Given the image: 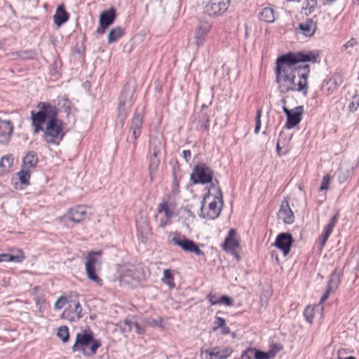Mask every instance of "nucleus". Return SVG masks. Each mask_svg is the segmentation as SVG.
I'll return each mask as SVG.
<instances>
[{
    "label": "nucleus",
    "instance_id": "25",
    "mask_svg": "<svg viewBox=\"0 0 359 359\" xmlns=\"http://www.w3.org/2000/svg\"><path fill=\"white\" fill-rule=\"evenodd\" d=\"M259 20L263 22L267 23L273 22L276 19L275 12L273 8L270 7H265L261 9L259 13Z\"/></svg>",
    "mask_w": 359,
    "mask_h": 359
},
{
    "label": "nucleus",
    "instance_id": "36",
    "mask_svg": "<svg viewBox=\"0 0 359 359\" xmlns=\"http://www.w3.org/2000/svg\"><path fill=\"white\" fill-rule=\"evenodd\" d=\"M162 281L168 285L171 288H173L175 286L173 282V276L170 269H165L163 271V278H162Z\"/></svg>",
    "mask_w": 359,
    "mask_h": 359
},
{
    "label": "nucleus",
    "instance_id": "8",
    "mask_svg": "<svg viewBox=\"0 0 359 359\" xmlns=\"http://www.w3.org/2000/svg\"><path fill=\"white\" fill-rule=\"evenodd\" d=\"M175 245L180 247L183 250L192 252L198 256L204 255V253L199 249L198 246L191 240L187 238L184 236L175 235L172 238Z\"/></svg>",
    "mask_w": 359,
    "mask_h": 359
},
{
    "label": "nucleus",
    "instance_id": "60",
    "mask_svg": "<svg viewBox=\"0 0 359 359\" xmlns=\"http://www.w3.org/2000/svg\"><path fill=\"white\" fill-rule=\"evenodd\" d=\"M66 312H67V310H65L64 313H63V315H65Z\"/></svg>",
    "mask_w": 359,
    "mask_h": 359
},
{
    "label": "nucleus",
    "instance_id": "12",
    "mask_svg": "<svg viewBox=\"0 0 359 359\" xmlns=\"http://www.w3.org/2000/svg\"><path fill=\"white\" fill-rule=\"evenodd\" d=\"M116 18V10L111 7L107 11H102L100 15V26L97 29V33L103 34L105 29L111 25Z\"/></svg>",
    "mask_w": 359,
    "mask_h": 359
},
{
    "label": "nucleus",
    "instance_id": "54",
    "mask_svg": "<svg viewBox=\"0 0 359 359\" xmlns=\"http://www.w3.org/2000/svg\"><path fill=\"white\" fill-rule=\"evenodd\" d=\"M183 156L187 162L189 161V160L191 158V151L189 150H184L183 151Z\"/></svg>",
    "mask_w": 359,
    "mask_h": 359
},
{
    "label": "nucleus",
    "instance_id": "35",
    "mask_svg": "<svg viewBox=\"0 0 359 359\" xmlns=\"http://www.w3.org/2000/svg\"><path fill=\"white\" fill-rule=\"evenodd\" d=\"M134 317L127 318L123 323H120V329L123 333L130 332L133 327Z\"/></svg>",
    "mask_w": 359,
    "mask_h": 359
},
{
    "label": "nucleus",
    "instance_id": "56",
    "mask_svg": "<svg viewBox=\"0 0 359 359\" xmlns=\"http://www.w3.org/2000/svg\"><path fill=\"white\" fill-rule=\"evenodd\" d=\"M149 325L151 326H159V327H162L161 323L156 320H153L151 323H149Z\"/></svg>",
    "mask_w": 359,
    "mask_h": 359
},
{
    "label": "nucleus",
    "instance_id": "33",
    "mask_svg": "<svg viewBox=\"0 0 359 359\" xmlns=\"http://www.w3.org/2000/svg\"><path fill=\"white\" fill-rule=\"evenodd\" d=\"M276 352L269 351L268 352H263L255 348L254 358L255 359H272L275 357Z\"/></svg>",
    "mask_w": 359,
    "mask_h": 359
},
{
    "label": "nucleus",
    "instance_id": "31",
    "mask_svg": "<svg viewBox=\"0 0 359 359\" xmlns=\"http://www.w3.org/2000/svg\"><path fill=\"white\" fill-rule=\"evenodd\" d=\"M123 34V29L121 27L111 29L108 34V42L113 43L121 38Z\"/></svg>",
    "mask_w": 359,
    "mask_h": 359
},
{
    "label": "nucleus",
    "instance_id": "59",
    "mask_svg": "<svg viewBox=\"0 0 359 359\" xmlns=\"http://www.w3.org/2000/svg\"><path fill=\"white\" fill-rule=\"evenodd\" d=\"M276 149H277V150H278V151H279V150H280V144H279V143H277Z\"/></svg>",
    "mask_w": 359,
    "mask_h": 359
},
{
    "label": "nucleus",
    "instance_id": "11",
    "mask_svg": "<svg viewBox=\"0 0 359 359\" xmlns=\"http://www.w3.org/2000/svg\"><path fill=\"white\" fill-rule=\"evenodd\" d=\"M231 0H209L205 7V13L209 15H220L225 12Z\"/></svg>",
    "mask_w": 359,
    "mask_h": 359
},
{
    "label": "nucleus",
    "instance_id": "16",
    "mask_svg": "<svg viewBox=\"0 0 359 359\" xmlns=\"http://www.w3.org/2000/svg\"><path fill=\"white\" fill-rule=\"evenodd\" d=\"M278 218L282 219L285 223L292 224L294 220V216L292 211L287 201H285L280 205V208L278 212Z\"/></svg>",
    "mask_w": 359,
    "mask_h": 359
},
{
    "label": "nucleus",
    "instance_id": "58",
    "mask_svg": "<svg viewBox=\"0 0 359 359\" xmlns=\"http://www.w3.org/2000/svg\"><path fill=\"white\" fill-rule=\"evenodd\" d=\"M203 128L205 130H208V121H207V122L203 125Z\"/></svg>",
    "mask_w": 359,
    "mask_h": 359
},
{
    "label": "nucleus",
    "instance_id": "61",
    "mask_svg": "<svg viewBox=\"0 0 359 359\" xmlns=\"http://www.w3.org/2000/svg\"><path fill=\"white\" fill-rule=\"evenodd\" d=\"M2 43L0 42V48H1Z\"/></svg>",
    "mask_w": 359,
    "mask_h": 359
},
{
    "label": "nucleus",
    "instance_id": "22",
    "mask_svg": "<svg viewBox=\"0 0 359 359\" xmlns=\"http://www.w3.org/2000/svg\"><path fill=\"white\" fill-rule=\"evenodd\" d=\"M54 22L56 25L60 26L63 23L66 22L69 19V14L65 10L62 4L59 5L56 9L55 13L53 16Z\"/></svg>",
    "mask_w": 359,
    "mask_h": 359
},
{
    "label": "nucleus",
    "instance_id": "10",
    "mask_svg": "<svg viewBox=\"0 0 359 359\" xmlns=\"http://www.w3.org/2000/svg\"><path fill=\"white\" fill-rule=\"evenodd\" d=\"M283 110L287 116L285 128L287 129H291L295 127L302 121V117L304 112L302 106L296 107L293 109H288L286 107H283Z\"/></svg>",
    "mask_w": 359,
    "mask_h": 359
},
{
    "label": "nucleus",
    "instance_id": "1",
    "mask_svg": "<svg viewBox=\"0 0 359 359\" xmlns=\"http://www.w3.org/2000/svg\"><path fill=\"white\" fill-rule=\"evenodd\" d=\"M316 60L317 55L311 53H289L278 57L274 71L280 92L298 91L306 96L310 69L308 65L299 63L308 61L316 62Z\"/></svg>",
    "mask_w": 359,
    "mask_h": 359
},
{
    "label": "nucleus",
    "instance_id": "26",
    "mask_svg": "<svg viewBox=\"0 0 359 359\" xmlns=\"http://www.w3.org/2000/svg\"><path fill=\"white\" fill-rule=\"evenodd\" d=\"M74 297H76V295H72L70 301H68L69 309L72 311V312L75 315V316L78 319H79L82 317V308L81 306L80 302L77 299L74 298Z\"/></svg>",
    "mask_w": 359,
    "mask_h": 359
},
{
    "label": "nucleus",
    "instance_id": "2",
    "mask_svg": "<svg viewBox=\"0 0 359 359\" xmlns=\"http://www.w3.org/2000/svg\"><path fill=\"white\" fill-rule=\"evenodd\" d=\"M39 111L31 112L34 132H44L43 140L48 144H59L65 136L62 122L57 118V109L46 102H39Z\"/></svg>",
    "mask_w": 359,
    "mask_h": 359
},
{
    "label": "nucleus",
    "instance_id": "15",
    "mask_svg": "<svg viewBox=\"0 0 359 359\" xmlns=\"http://www.w3.org/2000/svg\"><path fill=\"white\" fill-rule=\"evenodd\" d=\"M173 216V212L168 207L166 202H162L159 204L158 208V215L156 219L159 218L158 226L164 228L167 224L170 223V219Z\"/></svg>",
    "mask_w": 359,
    "mask_h": 359
},
{
    "label": "nucleus",
    "instance_id": "38",
    "mask_svg": "<svg viewBox=\"0 0 359 359\" xmlns=\"http://www.w3.org/2000/svg\"><path fill=\"white\" fill-rule=\"evenodd\" d=\"M57 337L61 339L63 342H67L69 340V334L68 328L66 326H61L58 328Z\"/></svg>",
    "mask_w": 359,
    "mask_h": 359
},
{
    "label": "nucleus",
    "instance_id": "53",
    "mask_svg": "<svg viewBox=\"0 0 359 359\" xmlns=\"http://www.w3.org/2000/svg\"><path fill=\"white\" fill-rule=\"evenodd\" d=\"M36 304L39 306V310L41 311V305L44 303V299L42 297L37 296L34 297Z\"/></svg>",
    "mask_w": 359,
    "mask_h": 359
},
{
    "label": "nucleus",
    "instance_id": "21",
    "mask_svg": "<svg viewBox=\"0 0 359 359\" xmlns=\"http://www.w3.org/2000/svg\"><path fill=\"white\" fill-rule=\"evenodd\" d=\"M337 216L334 215L331 219L330 222L325 227V229H324V231H323V237H322V238H321V240L320 241V243H319V248H320V250H321L324 247L326 241H327L329 236H330V234H331V233L332 231V229H333L334 226H335V224L337 223Z\"/></svg>",
    "mask_w": 359,
    "mask_h": 359
},
{
    "label": "nucleus",
    "instance_id": "41",
    "mask_svg": "<svg viewBox=\"0 0 359 359\" xmlns=\"http://www.w3.org/2000/svg\"><path fill=\"white\" fill-rule=\"evenodd\" d=\"M71 297L72 295L68 297L62 296L59 297L54 304V308L57 310L62 309L65 304H68V301H70Z\"/></svg>",
    "mask_w": 359,
    "mask_h": 359
},
{
    "label": "nucleus",
    "instance_id": "6",
    "mask_svg": "<svg viewBox=\"0 0 359 359\" xmlns=\"http://www.w3.org/2000/svg\"><path fill=\"white\" fill-rule=\"evenodd\" d=\"M100 255V251L89 252L86 258V261L85 263L86 271L88 278L97 285H101L102 283L101 278L96 274V266H100L101 264V261L99 260L97 257Z\"/></svg>",
    "mask_w": 359,
    "mask_h": 359
},
{
    "label": "nucleus",
    "instance_id": "37",
    "mask_svg": "<svg viewBox=\"0 0 359 359\" xmlns=\"http://www.w3.org/2000/svg\"><path fill=\"white\" fill-rule=\"evenodd\" d=\"M19 180L22 184H27L30 178V172L27 168H23L18 172Z\"/></svg>",
    "mask_w": 359,
    "mask_h": 359
},
{
    "label": "nucleus",
    "instance_id": "20",
    "mask_svg": "<svg viewBox=\"0 0 359 359\" xmlns=\"http://www.w3.org/2000/svg\"><path fill=\"white\" fill-rule=\"evenodd\" d=\"M205 353L209 355V359H226L231 355L232 350L229 348L215 347L211 350H207Z\"/></svg>",
    "mask_w": 359,
    "mask_h": 359
},
{
    "label": "nucleus",
    "instance_id": "14",
    "mask_svg": "<svg viewBox=\"0 0 359 359\" xmlns=\"http://www.w3.org/2000/svg\"><path fill=\"white\" fill-rule=\"evenodd\" d=\"M293 243V238L289 233H281L276 237L274 245L283 251L284 255H287Z\"/></svg>",
    "mask_w": 359,
    "mask_h": 359
},
{
    "label": "nucleus",
    "instance_id": "47",
    "mask_svg": "<svg viewBox=\"0 0 359 359\" xmlns=\"http://www.w3.org/2000/svg\"><path fill=\"white\" fill-rule=\"evenodd\" d=\"M316 5V0H307L306 5L305 6L304 8L308 9L309 12L311 13L315 9Z\"/></svg>",
    "mask_w": 359,
    "mask_h": 359
},
{
    "label": "nucleus",
    "instance_id": "4",
    "mask_svg": "<svg viewBox=\"0 0 359 359\" xmlns=\"http://www.w3.org/2000/svg\"><path fill=\"white\" fill-rule=\"evenodd\" d=\"M209 196L210 194L208 192L201 201L199 216L203 219H215L219 217L222 208L224 205L222 193L220 189H217V196H215L214 200L208 204L207 208H205V202Z\"/></svg>",
    "mask_w": 359,
    "mask_h": 359
},
{
    "label": "nucleus",
    "instance_id": "13",
    "mask_svg": "<svg viewBox=\"0 0 359 359\" xmlns=\"http://www.w3.org/2000/svg\"><path fill=\"white\" fill-rule=\"evenodd\" d=\"M142 118L143 115L141 112L136 111L134 114V116L132 119L130 127V133H132V143L133 146V149L136 147L135 140L139 137L141 134V128L142 125ZM128 140L130 142V140L128 137Z\"/></svg>",
    "mask_w": 359,
    "mask_h": 359
},
{
    "label": "nucleus",
    "instance_id": "45",
    "mask_svg": "<svg viewBox=\"0 0 359 359\" xmlns=\"http://www.w3.org/2000/svg\"><path fill=\"white\" fill-rule=\"evenodd\" d=\"M330 179H331V177L329 174H327L326 175H325L323 177V179L320 187V191L327 190L328 189V185H329Z\"/></svg>",
    "mask_w": 359,
    "mask_h": 359
},
{
    "label": "nucleus",
    "instance_id": "17",
    "mask_svg": "<svg viewBox=\"0 0 359 359\" xmlns=\"http://www.w3.org/2000/svg\"><path fill=\"white\" fill-rule=\"evenodd\" d=\"M87 216L86 209L84 206H76L70 209L67 215V218L69 220L79 223L86 219Z\"/></svg>",
    "mask_w": 359,
    "mask_h": 359
},
{
    "label": "nucleus",
    "instance_id": "44",
    "mask_svg": "<svg viewBox=\"0 0 359 359\" xmlns=\"http://www.w3.org/2000/svg\"><path fill=\"white\" fill-rule=\"evenodd\" d=\"M255 348H249L241 354V359H252L254 358Z\"/></svg>",
    "mask_w": 359,
    "mask_h": 359
},
{
    "label": "nucleus",
    "instance_id": "3",
    "mask_svg": "<svg viewBox=\"0 0 359 359\" xmlns=\"http://www.w3.org/2000/svg\"><path fill=\"white\" fill-rule=\"evenodd\" d=\"M100 346V341L95 339L93 332L90 329H88L76 334L72 351L74 352H81L86 356H93L96 353L97 348Z\"/></svg>",
    "mask_w": 359,
    "mask_h": 359
},
{
    "label": "nucleus",
    "instance_id": "29",
    "mask_svg": "<svg viewBox=\"0 0 359 359\" xmlns=\"http://www.w3.org/2000/svg\"><path fill=\"white\" fill-rule=\"evenodd\" d=\"M38 162V158L33 151H29L23 158V165L25 168L29 169L34 167Z\"/></svg>",
    "mask_w": 359,
    "mask_h": 359
},
{
    "label": "nucleus",
    "instance_id": "34",
    "mask_svg": "<svg viewBox=\"0 0 359 359\" xmlns=\"http://www.w3.org/2000/svg\"><path fill=\"white\" fill-rule=\"evenodd\" d=\"M24 259L22 252L18 255H10L7 254L0 255V262L10 261L15 262H21Z\"/></svg>",
    "mask_w": 359,
    "mask_h": 359
},
{
    "label": "nucleus",
    "instance_id": "5",
    "mask_svg": "<svg viewBox=\"0 0 359 359\" xmlns=\"http://www.w3.org/2000/svg\"><path fill=\"white\" fill-rule=\"evenodd\" d=\"M135 92V86L130 83H127L121 93L118 109V115L121 121L126 117V111L132 105V98Z\"/></svg>",
    "mask_w": 359,
    "mask_h": 359
},
{
    "label": "nucleus",
    "instance_id": "40",
    "mask_svg": "<svg viewBox=\"0 0 359 359\" xmlns=\"http://www.w3.org/2000/svg\"><path fill=\"white\" fill-rule=\"evenodd\" d=\"M13 160L11 155L4 156L0 161V168H9L13 164Z\"/></svg>",
    "mask_w": 359,
    "mask_h": 359
},
{
    "label": "nucleus",
    "instance_id": "24",
    "mask_svg": "<svg viewBox=\"0 0 359 359\" xmlns=\"http://www.w3.org/2000/svg\"><path fill=\"white\" fill-rule=\"evenodd\" d=\"M208 298L211 305L225 304L226 306H232L233 304V300L226 295L217 297L215 294H209Z\"/></svg>",
    "mask_w": 359,
    "mask_h": 359
},
{
    "label": "nucleus",
    "instance_id": "9",
    "mask_svg": "<svg viewBox=\"0 0 359 359\" xmlns=\"http://www.w3.org/2000/svg\"><path fill=\"white\" fill-rule=\"evenodd\" d=\"M137 269L133 266L122 269L119 275V282L121 285L135 287L139 282V276Z\"/></svg>",
    "mask_w": 359,
    "mask_h": 359
},
{
    "label": "nucleus",
    "instance_id": "23",
    "mask_svg": "<svg viewBox=\"0 0 359 359\" xmlns=\"http://www.w3.org/2000/svg\"><path fill=\"white\" fill-rule=\"evenodd\" d=\"M317 28V24L311 19L306 20L299 25V29L306 36H311Z\"/></svg>",
    "mask_w": 359,
    "mask_h": 359
},
{
    "label": "nucleus",
    "instance_id": "48",
    "mask_svg": "<svg viewBox=\"0 0 359 359\" xmlns=\"http://www.w3.org/2000/svg\"><path fill=\"white\" fill-rule=\"evenodd\" d=\"M357 43V40L354 38H352L341 47V49L342 50H347L351 47L356 46Z\"/></svg>",
    "mask_w": 359,
    "mask_h": 359
},
{
    "label": "nucleus",
    "instance_id": "27",
    "mask_svg": "<svg viewBox=\"0 0 359 359\" xmlns=\"http://www.w3.org/2000/svg\"><path fill=\"white\" fill-rule=\"evenodd\" d=\"M150 146L153 151V156L156 158L161 154L163 149V141L161 137H155L151 140Z\"/></svg>",
    "mask_w": 359,
    "mask_h": 359
},
{
    "label": "nucleus",
    "instance_id": "50",
    "mask_svg": "<svg viewBox=\"0 0 359 359\" xmlns=\"http://www.w3.org/2000/svg\"><path fill=\"white\" fill-rule=\"evenodd\" d=\"M215 324L217 325V327L213 328L214 331H215L217 328L224 327L225 325V320L223 318L217 316L215 318Z\"/></svg>",
    "mask_w": 359,
    "mask_h": 359
},
{
    "label": "nucleus",
    "instance_id": "28",
    "mask_svg": "<svg viewBox=\"0 0 359 359\" xmlns=\"http://www.w3.org/2000/svg\"><path fill=\"white\" fill-rule=\"evenodd\" d=\"M322 310L323 307L320 306V304H318L315 307L307 306L304 311V316L306 320L310 323H312L314 316L316 315L317 313L320 314Z\"/></svg>",
    "mask_w": 359,
    "mask_h": 359
},
{
    "label": "nucleus",
    "instance_id": "32",
    "mask_svg": "<svg viewBox=\"0 0 359 359\" xmlns=\"http://www.w3.org/2000/svg\"><path fill=\"white\" fill-rule=\"evenodd\" d=\"M340 278L341 271L335 269L331 276L327 287L334 290L340 283Z\"/></svg>",
    "mask_w": 359,
    "mask_h": 359
},
{
    "label": "nucleus",
    "instance_id": "62",
    "mask_svg": "<svg viewBox=\"0 0 359 359\" xmlns=\"http://www.w3.org/2000/svg\"><path fill=\"white\" fill-rule=\"evenodd\" d=\"M1 119L0 118V121H1Z\"/></svg>",
    "mask_w": 359,
    "mask_h": 359
},
{
    "label": "nucleus",
    "instance_id": "42",
    "mask_svg": "<svg viewBox=\"0 0 359 359\" xmlns=\"http://www.w3.org/2000/svg\"><path fill=\"white\" fill-rule=\"evenodd\" d=\"M160 163V160L158 158V157L155 158L154 157L151 158L150 165H149V173L151 175V178L152 179L153 176L152 175L157 170L158 165Z\"/></svg>",
    "mask_w": 359,
    "mask_h": 359
},
{
    "label": "nucleus",
    "instance_id": "52",
    "mask_svg": "<svg viewBox=\"0 0 359 359\" xmlns=\"http://www.w3.org/2000/svg\"><path fill=\"white\" fill-rule=\"evenodd\" d=\"M133 327L135 328V332L137 334H143L144 332V329L138 324V323L133 318Z\"/></svg>",
    "mask_w": 359,
    "mask_h": 359
},
{
    "label": "nucleus",
    "instance_id": "57",
    "mask_svg": "<svg viewBox=\"0 0 359 359\" xmlns=\"http://www.w3.org/2000/svg\"><path fill=\"white\" fill-rule=\"evenodd\" d=\"M15 53H12L10 54L11 57L12 59H17V58H20L19 57V55H13Z\"/></svg>",
    "mask_w": 359,
    "mask_h": 359
},
{
    "label": "nucleus",
    "instance_id": "46",
    "mask_svg": "<svg viewBox=\"0 0 359 359\" xmlns=\"http://www.w3.org/2000/svg\"><path fill=\"white\" fill-rule=\"evenodd\" d=\"M261 116H262V111L258 110L256 116V124L255 128V133L257 134L259 131L261 127Z\"/></svg>",
    "mask_w": 359,
    "mask_h": 359
},
{
    "label": "nucleus",
    "instance_id": "43",
    "mask_svg": "<svg viewBox=\"0 0 359 359\" xmlns=\"http://www.w3.org/2000/svg\"><path fill=\"white\" fill-rule=\"evenodd\" d=\"M13 55H19V57L22 60L34 58L35 54L32 50H24L21 52H15Z\"/></svg>",
    "mask_w": 359,
    "mask_h": 359
},
{
    "label": "nucleus",
    "instance_id": "7",
    "mask_svg": "<svg viewBox=\"0 0 359 359\" xmlns=\"http://www.w3.org/2000/svg\"><path fill=\"white\" fill-rule=\"evenodd\" d=\"M213 171L205 163H200L194 166V171L191 175V180L194 184H207L212 182Z\"/></svg>",
    "mask_w": 359,
    "mask_h": 359
},
{
    "label": "nucleus",
    "instance_id": "19",
    "mask_svg": "<svg viewBox=\"0 0 359 359\" xmlns=\"http://www.w3.org/2000/svg\"><path fill=\"white\" fill-rule=\"evenodd\" d=\"M210 29V25L208 22H202L200 26L197 27L195 32V44L197 46H201L205 39V36Z\"/></svg>",
    "mask_w": 359,
    "mask_h": 359
},
{
    "label": "nucleus",
    "instance_id": "30",
    "mask_svg": "<svg viewBox=\"0 0 359 359\" xmlns=\"http://www.w3.org/2000/svg\"><path fill=\"white\" fill-rule=\"evenodd\" d=\"M233 233V230H231L229 232V235L226 238L224 244L222 245L224 250H234L236 248L238 247V243L236 239L232 237V234Z\"/></svg>",
    "mask_w": 359,
    "mask_h": 359
},
{
    "label": "nucleus",
    "instance_id": "51",
    "mask_svg": "<svg viewBox=\"0 0 359 359\" xmlns=\"http://www.w3.org/2000/svg\"><path fill=\"white\" fill-rule=\"evenodd\" d=\"M334 290L330 288L329 287H327L325 292L323 294V295L322 296L321 299H320V303L318 304H320V306H321V304L323 302H324L330 296V294L332 291H333Z\"/></svg>",
    "mask_w": 359,
    "mask_h": 359
},
{
    "label": "nucleus",
    "instance_id": "18",
    "mask_svg": "<svg viewBox=\"0 0 359 359\" xmlns=\"http://www.w3.org/2000/svg\"><path fill=\"white\" fill-rule=\"evenodd\" d=\"M13 132V126L11 121L7 120L0 121V142L4 143L10 139Z\"/></svg>",
    "mask_w": 359,
    "mask_h": 359
},
{
    "label": "nucleus",
    "instance_id": "39",
    "mask_svg": "<svg viewBox=\"0 0 359 359\" xmlns=\"http://www.w3.org/2000/svg\"><path fill=\"white\" fill-rule=\"evenodd\" d=\"M337 83L334 79H330L323 84V88L326 89L328 93H331L337 89Z\"/></svg>",
    "mask_w": 359,
    "mask_h": 359
},
{
    "label": "nucleus",
    "instance_id": "49",
    "mask_svg": "<svg viewBox=\"0 0 359 359\" xmlns=\"http://www.w3.org/2000/svg\"><path fill=\"white\" fill-rule=\"evenodd\" d=\"M355 101L351 102L348 105V109L350 111H355L359 106V99L354 97Z\"/></svg>",
    "mask_w": 359,
    "mask_h": 359
},
{
    "label": "nucleus",
    "instance_id": "55",
    "mask_svg": "<svg viewBox=\"0 0 359 359\" xmlns=\"http://www.w3.org/2000/svg\"><path fill=\"white\" fill-rule=\"evenodd\" d=\"M222 328V334H228L230 333V329L226 327V325H224V327H221Z\"/></svg>",
    "mask_w": 359,
    "mask_h": 359
}]
</instances>
